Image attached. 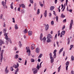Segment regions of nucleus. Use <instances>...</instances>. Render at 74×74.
<instances>
[{
  "label": "nucleus",
  "instance_id": "nucleus-1",
  "mask_svg": "<svg viewBox=\"0 0 74 74\" xmlns=\"http://www.w3.org/2000/svg\"><path fill=\"white\" fill-rule=\"evenodd\" d=\"M49 56H50V58L51 60V63H52L53 62H54V58L53 57H52V54L51 53H50L49 54Z\"/></svg>",
  "mask_w": 74,
  "mask_h": 74
},
{
  "label": "nucleus",
  "instance_id": "nucleus-2",
  "mask_svg": "<svg viewBox=\"0 0 74 74\" xmlns=\"http://www.w3.org/2000/svg\"><path fill=\"white\" fill-rule=\"evenodd\" d=\"M13 67L14 68H15V69H17L15 71V74H16L18 71H19V69L18 68V67H19V65H14L13 66Z\"/></svg>",
  "mask_w": 74,
  "mask_h": 74
},
{
  "label": "nucleus",
  "instance_id": "nucleus-3",
  "mask_svg": "<svg viewBox=\"0 0 74 74\" xmlns=\"http://www.w3.org/2000/svg\"><path fill=\"white\" fill-rule=\"evenodd\" d=\"M4 50H2L1 51V56H0V61L1 62H2V61L3 60V52H4Z\"/></svg>",
  "mask_w": 74,
  "mask_h": 74
},
{
  "label": "nucleus",
  "instance_id": "nucleus-4",
  "mask_svg": "<svg viewBox=\"0 0 74 74\" xmlns=\"http://www.w3.org/2000/svg\"><path fill=\"white\" fill-rule=\"evenodd\" d=\"M32 71H33V73L34 74H37V69L35 68H33L32 69Z\"/></svg>",
  "mask_w": 74,
  "mask_h": 74
},
{
  "label": "nucleus",
  "instance_id": "nucleus-5",
  "mask_svg": "<svg viewBox=\"0 0 74 74\" xmlns=\"http://www.w3.org/2000/svg\"><path fill=\"white\" fill-rule=\"evenodd\" d=\"M43 36H40V40L41 41H43V42L44 43H45V41L46 40V38L45 37H44L43 38H42Z\"/></svg>",
  "mask_w": 74,
  "mask_h": 74
},
{
  "label": "nucleus",
  "instance_id": "nucleus-6",
  "mask_svg": "<svg viewBox=\"0 0 74 74\" xmlns=\"http://www.w3.org/2000/svg\"><path fill=\"white\" fill-rule=\"evenodd\" d=\"M73 20H71V23L69 27V30H71V29H72V25H73Z\"/></svg>",
  "mask_w": 74,
  "mask_h": 74
},
{
  "label": "nucleus",
  "instance_id": "nucleus-7",
  "mask_svg": "<svg viewBox=\"0 0 74 74\" xmlns=\"http://www.w3.org/2000/svg\"><path fill=\"white\" fill-rule=\"evenodd\" d=\"M5 38L6 39V40H8V41L10 42V44H12L11 40V39H10V38H8V36H5Z\"/></svg>",
  "mask_w": 74,
  "mask_h": 74
},
{
  "label": "nucleus",
  "instance_id": "nucleus-8",
  "mask_svg": "<svg viewBox=\"0 0 74 74\" xmlns=\"http://www.w3.org/2000/svg\"><path fill=\"white\" fill-rule=\"evenodd\" d=\"M2 4L3 7H4V8L5 7L6 8H7V6H6V2H5L4 3V1H2Z\"/></svg>",
  "mask_w": 74,
  "mask_h": 74
},
{
  "label": "nucleus",
  "instance_id": "nucleus-9",
  "mask_svg": "<svg viewBox=\"0 0 74 74\" xmlns=\"http://www.w3.org/2000/svg\"><path fill=\"white\" fill-rule=\"evenodd\" d=\"M8 68V66H6V68L5 69V74H7V73H8L9 72V70L7 69Z\"/></svg>",
  "mask_w": 74,
  "mask_h": 74
},
{
  "label": "nucleus",
  "instance_id": "nucleus-10",
  "mask_svg": "<svg viewBox=\"0 0 74 74\" xmlns=\"http://www.w3.org/2000/svg\"><path fill=\"white\" fill-rule=\"evenodd\" d=\"M35 47L36 46H35V45L34 44H32L31 46V48L32 50L34 49L35 48Z\"/></svg>",
  "mask_w": 74,
  "mask_h": 74
},
{
  "label": "nucleus",
  "instance_id": "nucleus-11",
  "mask_svg": "<svg viewBox=\"0 0 74 74\" xmlns=\"http://www.w3.org/2000/svg\"><path fill=\"white\" fill-rule=\"evenodd\" d=\"M52 36L51 35V34H49L47 35V38H52Z\"/></svg>",
  "mask_w": 74,
  "mask_h": 74
},
{
  "label": "nucleus",
  "instance_id": "nucleus-12",
  "mask_svg": "<svg viewBox=\"0 0 74 74\" xmlns=\"http://www.w3.org/2000/svg\"><path fill=\"white\" fill-rule=\"evenodd\" d=\"M29 36H32V34H33V32L30 31H29L28 32Z\"/></svg>",
  "mask_w": 74,
  "mask_h": 74
},
{
  "label": "nucleus",
  "instance_id": "nucleus-13",
  "mask_svg": "<svg viewBox=\"0 0 74 74\" xmlns=\"http://www.w3.org/2000/svg\"><path fill=\"white\" fill-rule=\"evenodd\" d=\"M44 15L45 18L47 17V10H45V12L44 13Z\"/></svg>",
  "mask_w": 74,
  "mask_h": 74
},
{
  "label": "nucleus",
  "instance_id": "nucleus-14",
  "mask_svg": "<svg viewBox=\"0 0 74 74\" xmlns=\"http://www.w3.org/2000/svg\"><path fill=\"white\" fill-rule=\"evenodd\" d=\"M19 5L20 7H22V8H25V6L24 4H22L21 5L19 4Z\"/></svg>",
  "mask_w": 74,
  "mask_h": 74
},
{
  "label": "nucleus",
  "instance_id": "nucleus-15",
  "mask_svg": "<svg viewBox=\"0 0 74 74\" xmlns=\"http://www.w3.org/2000/svg\"><path fill=\"white\" fill-rule=\"evenodd\" d=\"M41 65H38L36 67V69H38V70H39V69H40V68H41Z\"/></svg>",
  "mask_w": 74,
  "mask_h": 74
},
{
  "label": "nucleus",
  "instance_id": "nucleus-16",
  "mask_svg": "<svg viewBox=\"0 0 74 74\" xmlns=\"http://www.w3.org/2000/svg\"><path fill=\"white\" fill-rule=\"evenodd\" d=\"M40 52V48H37L36 49V53H39Z\"/></svg>",
  "mask_w": 74,
  "mask_h": 74
},
{
  "label": "nucleus",
  "instance_id": "nucleus-17",
  "mask_svg": "<svg viewBox=\"0 0 74 74\" xmlns=\"http://www.w3.org/2000/svg\"><path fill=\"white\" fill-rule=\"evenodd\" d=\"M0 46H1V45L2 44H4V41L3 40H0Z\"/></svg>",
  "mask_w": 74,
  "mask_h": 74
},
{
  "label": "nucleus",
  "instance_id": "nucleus-18",
  "mask_svg": "<svg viewBox=\"0 0 74 74\" xmlns=\"http://www.w3.org/2000/svg\"><path fill=\"white\" fill-rule=\"evenodd\" d=\"M29 47H26V49H27V52H28V51H30V48H29Z\"/></svg>",
  "mask_w": 74,
  "mask_h": 74
},
{
  "label": "nucleus",
  "instance_id": "nucleus-19",
  "mask_svg": "<svg viewBox=\"0 0 74 74\" xmlns=\"http://www.w3.org/2000/svg\"><path fill=\"white\" fill-rule=\"evenodd\" d=\"M47 42H51V40L49 38H47Z\"/></svg>",
  "mask_w": 74,
  "mask_h": 74
},
{
  "label": "nucleus",
  "instance_id": "nucleus-20",
  "mask_svg": "<svg viewBox=\"0 0 74 74\" xmlns=\"http://www.w3.org/2000/svg\"><path fill=\"white\" fill-rule=\"evenodd\" d=\"M15 29L16 30H17L18 29V25L17 24H16L15 25Z\"/></svg>",
  "mask_w": 74,
  "mask_h": 74
},
{
  "label": "nucleus",
  "instance_id": "nucleus-21",
  "mask_svg": "<svg viewBox=\"0 0 74 74\" xmlns=\"http://www.w3.org/2000/svg\"><path fill=\"white\" fill-rule=\"evenodd\" d=\"M54 8H55V7L51 6L50 7V10H51V11H52L54 9Z\"/></svg>",
  "mask_w": 74,
  "mask_h": 74
},
{
  "label": "nucleus",
  "instance_id": "nucleus-22",
  "mask_svg": "<svg viewBox=\"0 0 74 74\" xmlns=\"http://www.w3.org/2000/svg\"><path fill=\"white\" fill-rule=\"evenodd\" d=\"M63 47H62V48L60 49L59 52V54H60V53L62 52V51H63Z\"/></svg>",
  "mask_w": 74,
  "mask_h": 74
},
{
  "label": "nucleus",
  "instance_id": "nucleus-23",
  "mask_svg": "<svg viewBox=\"0 0 74 74\" xmlns=\"http://www.w3.org/2000/svg\"><path fill=\"white\" fill-rule=\"evenodd\" d=\"M65 33H66V32L65 31H62L61 33L62 34L63 36H64L65 34Z\"/></svg>",
  "mask_w": 74,
  "mask_h": 74
},
{
  "label": "nucleus",
  "instance_id": "nucleus-24",
  "mask_svg": "<svg viewBox=\"0 0 74 74\" xmlns=\"http://www.w3.org/2000/svg\"><path fill=\"white\" fill-rule=\"evenodd\" d=\"M18 44L20 47H22V44H21V41H19Z\"/></svg>",
  "mask_w": 74,
  "mask_h": 74
},
{
  "label": "nucleus",
  "instance_id": "nucleus-25",
  "mask_svg": "<svg viewBox=\"0 0 74 74\" xmlns=\"http://www.w3.org/2000/svg\"><path fill=\"white\" fill-rule=\"evenodd\" d=\"M23 32L25 33H27V29H26L23 31Z\"/></svg>",
  "mask_w": 74,
  "mask_h": 74
},
{
  "label": "nucleus",
  "instance_id": "nucleus-26",
  "mask_svg": "<svg viewBox=\"0 0 74 74\" xmlns=\"http://www.w3.org/2000/svg\"><path fill=\"white\" fill-rule=\"evenodd\" d=\"M68 42H67V44L68 45H69V44H70V38H68Z\"/></svg>",
  "mask_w": 74,
  "mask_h": 74
},
{
  "label": "nucleus",
  "instance_id": "nucleus-27",
  "mask_svg": "<svg viewBox=\"0 0 74 74\" xmlns=\"http://www.w3.org/2000/svg\"><path fill=\"white\" fill-rule=\"evenodd\" d=\"M65 15H63V14H61V17H62V18H65Z\"/></svg>",
  "mask_w": 74,
  "mask_h": 74
},
{
  "label": "nucleus",
  "instance_id": "nucleus-28",
  "mask_svg": "<svg viewBox=\"0 0 74 74\" xmlns=\"http://www.w3.org/2000/svg\"><path fill=\"white\" fill-rule=\"evenodd\" d=\"M11 8L12 9H13V2H12V3L11 4Z\"/></svg>",
  "mask_w": 74,
  "mask_h": 74
},
{
  "label": "nucleus",
  "instance_id": "nucleus-29",
  "mask_svg": "<svg viewBox=\"0 0 74 74\" xmlns=\"http://www.w3.org/2000/svg\"><path fill=\"white\" fill-rule=\"evenodd\" d=\"M71 60L72 61H74V57L73 56H71Z\"/></svg>",
  "mask_w": 74,
  "mask_h": 74
},
{
  "label": "nucleus",
  "instance_id": "nucleus-30",
  "mask_svg": "<svg viewBox=\"0 0 74 74\" xmlns=\"http://www.w3.org/2000/svg\"><path fill=\"white\" fill-rule=\"evenodd\" d=\"M8 42H9V41H8V40H7L5 42V44H6V45H8Z\"/></svg>",
  "mask_w": 74,
  "mask_h": 74
},
{
  "label": "nucleus",
  "instance_id": "nucleus-31",
  "mask_svg": "<svg viewBox=\"0 0 74 74\" xmlns=\"http://www.w3.org/2000/svg\"><path fill=\"white\" fill-rule=\"evenodd\" d=\"M15 59H18V58H19V55H18V54H16L15 55Z\"/></svg>",
  "mask_w": 74,
  "mask_h": 74
},
{
  "label": "nucleus",
  "instance_id": "nucleus-32",
  "mask_svg": "<svg viewBox=\"0 0 74 74\" xmlns=\"http://www.w3.org/2000/svg\"><path fill=\"white\" fill-rule=\"evenodd\" d=\"M6 32H7V29H3V32L4 33H6Z\"/></svg>",
  "mask_w": 74,
  "mask_h": 74
},
{
  "label": "nucleus",
  "instance_id": "nucleus-33",
  "mask_svg": "<svg viewBox=\"0 0 74 74\" xmlns=\"http://www.w3.org/2000/svg\"><path fill=\"white\" fill-rule=\"evenodd\" d=\"M74 46V45H71L70 46V49H69V50H71V49H72V48H73V46Z\"/></svg>",
  "mask_w": 74,
  "mask_h": 74
},
{
  "label": "nucleus",
  "instance_id": "nucleus-34",
  "mask_svg": "<svg viewBox=\"0 0 74 74\" xmlns=\"http://www.w3.org/2000/svg\"><path fill=\"white\" fill-rule=\"evenodd\" d=\"M54 54V55L53 56V58H56V53H55Z\"/></svg>",
  "mask_w": 74,
  "mask_h": 74
},
{
  "label": "nucleus",
  "instance_id": "nucleus-35",
  "mask_svg": "<svg viewBox=\"0 0 74 74\" xmlns=\"http://www.w3.org/2000/svg\"><path fill=\"white\" fill-rule=\"evenodd\" d=\"M61 68V66H60V67L58 68V72H59L60 70V68Z\"/></svg>",
  "mask_w": 74,
  "mask_h": 74
},
{
  "label": "nucleus",
  "instance_id": "nucleus-36",
  "mask_svg": "<svg viewBox=\"0 0 74 74\" xmlns=\"http://www.w3.org/2000/svg\"><path fill=\"white\" fill-rule=\"evenodd\" d=\"M30 51H28V52H27L28 53V56H30Z\"/></svg>",
  "mask_w": 74,
  "mask_h": 74
},
{
  "label": "nucleus",
  "instance_id": "nucleus-37",
  "mask_svg": "<svg viewBox=\"0 0 74 74\" xmlns=\"http://www.w3.org/2000/svg\"><path fill=\"white\" fill-rule=\"evenodd\" d=\"M40 9H38V10H37V14L38 15L39 14H40Z\"/></svg>",
  "mask_w": 74,
  "mask_h": 74
},
{
  "label": "nucleus",
  "instance_id": "nucleus-38",
  "mask_svg": "<svg viewBox=\"0 0 74 74\" xmlns=\"http://www.w3.org/2000/svg\"><path fill=\"white\" fill-rule=\"evenodd\" d=\"M56 21H57V22H58V16H56Z\"/></svg>",
  "mask_w": 74,
  "mask_h": 74
},
{
  "label": "nucleus",
  "instance_id": "nucleus-39",
  "mask_svg": "<svg viewBox=\"0 0 74 74\" xmlns=\"http://www.w3.org/2000/svg\"><path fill=\"white\" fill-rule=\"evenodd\" d=\"M31 62H34L35 61L33 59V58H31Z\"/></svg>",
  "mask_w": 74,
  "mask_h": 74
},
{
  "label": "nucleus",
  "instance_id": "nucleus-40",
  "mask_svg": "<svg viewBox=\"0 0 74 74\" xmlns=\"http://www.w3.org/2000/svg\"><path fill=\"white\" fill-rule=\"evenodd\" d=\"M42 54H40L39 56L38 57L39 58H41L42 57Z\"/></svg>",
  "mask_w": 74,
  "mask_h": 74
},
{
  "label": "nucleus",
  "instance_id": "nucleus-41",
  "mask_svg": "<svg viewBox=\"0 0 74 74\" xmlns=\"http://www.w3.org/2000/svg\"><path fill=\"white\" fill-rule=\"evenodd\" d=\"M51 25H53L54 24V22L53 21H52L51 22Z\"/></svg>",
  "mask_w": 74,
  "mask_h": 74
},
{
  "label": "nucleus",
  "instance_id": "nucleus-42",
  "mask_svg": "<svg viewBox=\"0 0 74 74\" xmlns=\"http://www.w3.org/2000/svg\"><path fill=\"white\" fill-rule=\"evenodd\" d=\"M3 14H1V15L0 16V18L1 19L3 18Z\"/></svg>",
  "mask_w": 74,
  "mask_h": 74
},
{
  "label": "nucleus",
  "instance_id": "nucleus-43",
  "mask_svg": "<svg viewBox=\"0 0 74 74\" xmlns=\"http://www.w3.org/2000/svg\"><path fill=\"white\" fill-rule=\"evenodd\" d=\"M12 19L13 20L12 22L13 23H15V18H13Z\"/></svg>",
  "mask_w": 74,
  "mask_h": 74
},
{
  "label": "nucleus",
  "instance_id": "nucleus-44",
  "mask_svg": "<svg viewBox=\"0 0 74 74\" xmlns=\"http://www.w3.org/2000/svg\"><path fill=\"white\" fill-rule=\"evenodd\" d=\"M10 70L12 71L14 70V69H13V68H12V67L10 68Z\"/></svg>",
  "mask_w": 74,
  "mask_h": 74
},
{
  "label": "nucleus",
  "instance_id": "nucleus-45",
  "mask_svg": "<svg viewBox=\"0 0 74 74\" xmlns=\"http://www.w3.org/2000/svg\"><path fill=\"white\" fill-rule=\"evenodd\" d=\"M8 34V33H4V36H7V35Z\"/></svg>",
  "mask_w": 74,
  "mask_h": 74
},
{
  "label": "nucleus",
  "instance_id": "nucleus-46",
  "mask_svg": "<svg viewBox=\"0 0 74 74\" xmlns=\"http://www.w3.org/2000/svg\"><path fill=\"white\" fill-rule=\"evenodd\" d=\"M21 6H20L19 7H18V11H19V12H20V10H21Z\"/></svg>",
  "mask_w": 74,
  "mask_h": 74
},
{
  "label": "nucleus",
  "instance_id": "nucleus-47",
  "mask_svg": "<svg viewBox=\"0 0 74 74\" xmlns=\"http://www.w3.org/2000/svg\"><path fill=\"white\" fill-rule=\"evenodd\" d=\"M30 2L32 4H33V0H30Z\"/></svg>",
  "mask_w": 74,
  "mask_h": 74
},
{
  "label": "nucleus",
  "instance_id": "nucleus-48",
  "mask_svg": "<svg viewBox=\"0 0 74 74\" xmlns=\"http://www.w3.org/2000/svg\"><path fill=\"white\" fill-rule=\"evenodd\" d=\"M64 29H65V25H64L63 27H62V30H63Z\"/></svg>",
  "mask_w": 74,
  "mask_h": 74
},
{
  "label": "nucleus",
  "instance_id": "nucleus-49",
  "mask_svg": "<svg viewBox=\"0 0 74 74\" xmlns=\"http://www.w3.org/2000/svg\"><path fill=\"white\" fill-rule=\"evenodd\" d=\"M69 65V62L67 61L66 63V65Z\"/></svg>",
  "mask_w": 74,
  "mask_h": 74
},
{
  "label": "nucleus",
  "instance_id": "nucleus-50",
  "mask_svg": "<svg viewBox=\"0 0 74 74\" xmlns=\"http://www.w3.org/2000/svg\"><path fill=\"white\" fill-rule=\"evenodd\" d=\"M63 23H65L66 22V19H64L63 21Z\"/></svg>",
  "mask_w": 74,
  "mask_h": 74
},
{
  "label": "nucleus",
  "instance_id": "nucleus-51",
  "mask_svg": "<svg viewBox=\"0 0 74 74\" xmlns=\"http://www.w3.org/2000/svg\"><path fill=\"white\" fill-rule=\"evenodd\" d=\"M57 51V50H55L53 52L54 54H55V53H56V51Z\"/></svg>",
  "mask_w": 74,
  "mask_h": 74
},
{
  "label": "nucleus",
  "instance_id": "nucleus-52",
  "mask_svg": "<svg viewBox=\"0 0 74 74\" xmlns=\"http://www.w3.org/2000/svg\"><path fill=\"white\" fill-rule=\"evenodd\" d=\"M53 14H54V15H55V16H56V15H56V12H55L54 11H53Z\"/></svg>",
  "mask_w": 74,
  "mask_h": 74
},
{
  "label": "nucleus",
  "instance_id": "nucleus-53",
  "mask_svg": "<svg viewBox=\"0 0 74 74\" xmlns=\"http://www.w3.org/2000/svg\"><path fill=\"white\" fill-rule=\"evenodd\" d=\"M68 0H66V5H67V2H68Z\"/></svg>",
  "mask_w": 74,
  "mask_h": 74
},
{
  "label": "nucleus",
  "instance_id": "nucleus-54",
  "mask_svg": "<svg viewBox=\"0 0 74 74\" xmlns=\"http://www.w3.org/2000/svg\"><path fill=\"white\" fill-rule=\"evenodd\" d=\"M57 38V34H56L55 36V37L54 38V39L55 40V39H56Z\"/></svg>",
  "mask_w": 74,
  "mask_h": 74
},
{
  "label": "nucleus",
  "instance_id": "nucleus-55",
  "mask_svg": "<svg viewBox=\"0 0 74 74\" xmlns=\"http://www.w3.org/2000/svg\"><path fill=\"white\" fill-rule=\"evenodd\" d=\"M45 27L49 28V25H48V24H47V25H46Z\"/></svg>",
  "mask_w": 74,
  "mask_h": 74
},
{
  "label": "nucleus",
  "instance_id": "nucleus-56",
  "mask_svg": "<svg viewBox=\"0 0 74 74\" xmlns=\"http://www.w3.org/2000/svg\"><path fill=\"white\" fill-rule=\"evenodd\" d=\"M49 28H48L47 27H45V31H47L48 30V29Z\"/></svg>",
  "mask_w": 74,
  "mask_h": 74
},
{
  "label": "nucleus",
  "instance_id": "nucleus-57",
  "mask_svg": "<svg viewBox=\"0 0 74 74\" xmlns=\"http://www.w3.org/2000/svg\"><path fill=\"white\" fill-rule=\"evenodd\" d=\"M17 48L16 47H15L14 48V51H16V50H17Z\"/></svg>",
  "mask_w": 74,
  "mask_h": 74
},
{
  "label": "nucleus",
  "instance_id": "nucleus-58",
  "mask_svg": "<svg viewBox=\"0 0 74 74\" xmlns=\"http://www.w3.org/2000/svg\"><path fill=\"white\" fill-rule=\"evenodd\" d=\"M49 16L50 17H51V16H52V14H51V13H49Z\"/></svg>",
  "mask_w": 74,
  "mask_h": 74
},
{
  "label": "nucleus",
  "instance_id": "nucleus-59",
  "mask_svg": "<svg viewBox=\"0 0 74 74\" xmlns=\"http://www.w3.org/2000/svg\"><path fill=\"white\" fill-rule=\"evenodd\" d=\"M58 2V0H55V4H56Z\"/></svg>",
  "mask_w": 74,
  "mask_h": 74
},
{
  "label": "nucleus",
  "instance_id": "nucleus-60",
  "mask_svg": "<svg viewBox=\"0 0 74 74\" xmlns=\"http://www.w3.org/2000/svg\"><path fill=\"white\" fill-rule=\"evenodd\" d=\"M26 63H27V60H25V65H26Z\"/></svg>",
  "mask_w": 74,
  "mask_h": 74
},
{
  "label": "nucleus",
  "instance_id": "nucleus-61",
  "mask_svg": "<svg viewBox=\"0 0 74 74\" xmlns=\"http://www.w3.org/2000/svg\"><path fill=\"white\" fill-rule=\"evenodd\" d=\"M71 74H74V71H71Z\"/></svg>",
  "mask_w": 74,
  "mask_h": 74
},
{
  "label": "nucleus",
  "instance_id": "nucleus-62",
  "mask_svg": "<svg viewBox=\"0 0 74 74\" xmlns=\"http://www.w3.org/2000/svg\"><path fill=\"white\" fill-rule=\"evenodd\" d=\"M21 12L22 14H23V13H24V11L23 10H21Z\"/></svg>",
  "mask_w": 74,
  "mask_h": 74
},
{
  "label": "nucleus",
  "instance_id": "nucleus-63",
  "mask_svg": "<svg viewBox=\"0 0 74 74\" xmlns=\"http://www.w3.org/2000/svg\"><path fill=\"white\" fill-rule=\"evenodd\" d=\"M68 66H69L68 65H67L66 66V71L67 70V68H68Z\"/></svg>",
  "mask_w": 74,
  "mask_h": 74
},
{
  "label": "nucleus",
  "instance_id": "nucleus-64",
  "mask_svg": "<svg viewBox=\"0 0 74 74\" xmlns=\"http://www.w3.org/2000/svg\"><path fill=\"white\" fill-rule=\"evenodd\" d=\"M18 60H22V58H18Z\"/></svg>",
  "mask_w": 74,
  "mask_h": 74
}]
</instances>
